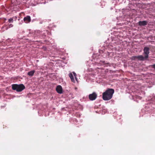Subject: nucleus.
<instances>
[{
	"mask_svg": "<svg viewBox=\"0 0 155 155\" xmlns=\"http://www.w3.org/2000/svg\"><path fill=\"white\" fill-rule=\"evenodd\" d=\"M56 90L57 92L59 94H61L62 92V89L60 85L58 86L56 88Z\"/></svg>",
	"mask_w": 155,
	"mask_h": 155,
	"instance_id": "obj_6",
	"label": "nucleus"
},
{
	"mask_svg": "<svg viewBox=\"0 0 155 155\" xmlns=\"http://www.w3.org/2000/svg\"><path fill=\"white\" fill-rule=\"evenodd\" d=\"M73 74H74V75L75 76L76 75V73H75V72H73Z\"/></svg>",
	"mask_w": 155,
	"mask_h": 155,
	"instance_id": "obj_15",
	"label": "nucleus"
},
{
	"mask_svg": "<svg viewBox=\"0 0 155 155\" xmlns=\"http://www.w3.org/2000/svg\"><path fill=\"white\" fill-rule=\"evenodd\" d=\"M147 22L146 21H139L138 23V25L140 26H145L147 25Z\"/></svg>",
	"mask_w": 155,
	"mask_h": 155,
	"instance_id": "obj_8",
	"label": "nucleus"
},
{
	"mask_svg": "<svg viewBox=\"0 0 155 155\" xmlns=\"http://www.w3.org/2000/svg\"><path fill=\"white\" fill-rule=\"evenodd\" d=\"M9 28H10L12 27L13 26V25L12 24H10L8 25Z\"/></svg>",
	"mask_w": 155,
	"mask_h": 155,
	"instance_id": "obj_13",
	"label": "nucleus"
},
{
	"mask_svg": "<svg viewBox=\"0 0 155 155\" xmlns=\"http://www.w3.org/2000/svg\"><path fill=\"white\" fill-rule=\"evenodd\" d=\"M132 60H135L136 59L140 61H143L146 59L145 56L143 57L142 55H140L138 56H134L131 58Z\"/></svg>",
	"mask_w": 155,
	"mask_h": 155,
	"instance_id": "obj_4",
	"label": "nucleus"
},
{
	"mask_svg": "<svg viewBox=\"0 0 155 155\" xmlns=\"http://www.w3.org/2000/svg\"><path fill=\"white\" fill-rule=\"evenodd\" d=\"M150 53V48L147 47L144 48L143 49V54L145 55L146 59L149 58L148 55Z\"/></svg>",
	"mask_w": 155,
	"mask_h": 155,
	"instance_id": "obj_3",
	"label": "nucleus"
},
{
	"mask_svg": "<svg viewBox=\"0 0 155 155\" xmlns=\"http://www.w3.org/2000/svg\"><path fill=\"white\" fill-rule=\"evenodd\" d=\"M12 88L14 90H15L17 92H21L25 88V86L22 84H13L12 85Z\"/></svg>",
	"mask_w": 155,
	"mask_h": 155,
	"instance_id": "obj_2",
	"label": "nucleus"
},
{
	"mask_svg": "<svg viewBox=\"0 0 155 155\" xmlns=\"http://www.w3.org/2000/svg\"><path fill=\"white\" fill-rule=\"evenodd\" d=\"M69 76L70 78L71 81L72 82H74V80L73 77V76L71 73H70L69 74Z\"/></svg>",
	"mask_w": 155,
	"mask_h": 155,
	"instance_id": "obj_9",
	"label": "nucleus"
},
{
	"mask_svg": "<svg viewBox=\"0 0 155 155\" xmlns=\"http://www.w3.org/2000/svg\"><path fill=\"white\" fill-rule=\"evenodd\" d=\"M24 20L25 22L26 23H28L30 22L31 21L30 17L29 16H27L26 17H24Z\"/></svg>",
	"mask_w": 155,
	"mask_h": 155,
	"instance_id": "obj_7",
	"label": "nucleus"
},
{
	"mask_svg": "<svg viewBox=\"0 0 155 155\" xmlns=\"http://www.w3.org/2000/svg\"><path fill=\"white\" fill-rule=\"evenodd\" d=\"M12 18H13V20L15 21H16L17 18V16H15V17H13Z\"/></svg>",
	"mask_w": 155,
	"mask_h": 155,
	"instance_id": "obj_12",
	"label": "nucleus"
},
{
	"mask_svg": "<svg viewBox=\"0 0 155 155\" xmlns=\"http://www.w3.org/2000/svg\"><path fill=\"white\" fill-rule=\"evenodd\" d=\"M114 91V89L108 88L102 94L103 99L105 101L109 100L112 98Z\"/></svg>",
	"mask_w": 155,
	"mask_h": 155,
	"instance_id": "obj_1",
	"label": "nucleus"
},
{
	"mask_svg": "<svg viewBox=\"0 0 155 155\" xmlns=\"http://www.w3.org/2000/svg\"><path fill=\"white\" fill-rule=\"evenodd\" d=\"M35 72V71L34 70L29 71L28 73V76H32L33 75Z\"/></svg>",
	"mask_w": 155,
	"mask_h": 155,
	"instance_id": "obj_10",
	"label": "nucleus"
},
{
	"mask_svg": "<svg viewBox=\"0 0 155 155\" xmlns=\"http://www.w3.org/2000/svg\"><path fill=\"white\" fill-rule=\"evenodd\" d=\"M13 21V18H12L8 19V21L9 23H12Z\"/></svg>",
	"mask_w": 155,
	"mask_h": 155,
	"instance_id": "obj_11",
	"label": "nucleus"
},
{
	"mask_svg": "<svg viewBox=\"0 0 155 155\" xmlns=\"http://www.w3.org/2000/svg\"><path fill=\"white\" fill-rule=\"evenodd\" d=\"M97 96V94L95 92H93L89 95V98L90 100L93 101L96 99Z\"/></svg>",
	"mask_w": 155,
	"mask_h": 155,
	"instance_id": "obj_5",
	"label": "nucleus"
},
{
	"mask_svg": "<svg viewBox=\"0 0 155 155\" xmlns=\"http://www.w3.org/2000/svg\"><path fill=\"white\" fill-rule=\"evenodd\" d=\"M151 67L155 69V64H153L151 65Z\"/></svg>",
	"mask_w": 155,
	"mask_h": 155,
	"instance_id": "obj_14",
	"label": "nucleus"
}]
</instances>
